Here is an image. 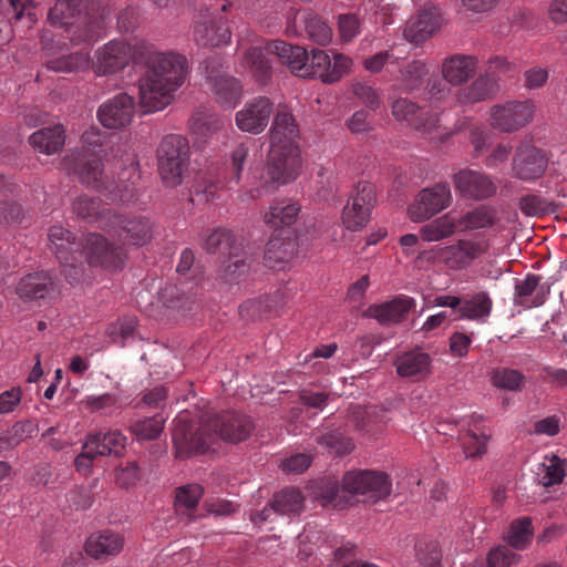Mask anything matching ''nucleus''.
<instances>
[{"label":"nucleus","instance_id":"obj_1","mask_svg":"<svg viewBox=\"0 0 567 567\" xmlns=\"http://www.w3.org/2000/svg\"><path fill=\"white\" fill-rule=\"evenodd\" d=\"M131 61L145 66L138 80V91L140 104L146 113L166 107L188 74L184 55L157 51L145 41L132 47L125 41L112 40L95 52L93 66L97 75H107L122 71Z\"/></svg>","mask_w":567,"mask_h":567},{"label":"nucleus","instance_id":"obj_2","mask_svg":"<svg viewBox=\"0 0 567 567\" xmlns=\"http://www.w3.org/2000/svg\"><path fill=\"white\" fill-rule=\"evenodd\" d=\"M84 146L74 151L63 159V168L68 174L78 176L87 187L104 194L111 202L128 203L135 198V186L141 175L135 162L123 168L118 181H111L103 172L102 134L99 128L91 127L82 135Z\"/></svg>","mask_w":567,"mask_h":567},{"label":"nucleus","instance_id":"obj_3","mask_svg":"<svg viewBox=\"0 0 567 567\" xmlns=\"http://www.w3.org/2000/svg\"><path fill=\"white\" fill-rule=\"evenodd\" d=\"M298 141L299 127L293 115L286 106L280 107L270 130L267 172L260 176L259 185L246 193L250 199L272 193L297 178L301 166Z\"/></svg>","mask_w":567,"mask_h":567},{"label":"nucleus","instance_id":"obj_4","mask_svg":"<svg viewBox=\"0 0 567 567\" xmlns=\"http://www.w3.org/2000/svg\"><path fill=\"white\" fill-rule=\"evenodd\" d=\"M276 55L292 73L300 78H319L326 83V75L330 74L331 60L323 50H312L309 58L305 48L275 40L265 45H251L245 50L241 65L246 68L254 79L265 84L271 76V61L269 55Z\"/></svg>","mask_w":567,"mask_h":567},{"label":"nucleus","instance_id":"obj_5","mask_svg":"<svg viewBox=\"0 0 567 567\" xmlns=\"http://www.w3.org/2000/svg\"><path fill=\"white\" fill-rule=\"evenodd\" d=\"M89 7L90 0H58L49 11V20L65 28L72 41H96L106 27V16H95Z\"/></svg>","mask_w":567,"mask_h":567},{"label":"nucleus","instance_id":"obj_6","mask_svg":"<svg viewBox=\"0 0 567 567\" xmlns=\"http://www.w3.org/2000/svg\"><path fill=\"white\" fill-rule=\"evenodd\" d=\"M340 492L363 495L369 499H382L391 493V482L386 474L368 470L350 471L342 478V488L337 483L327 486L324 498L337 505Z\"/></svg>","mask_w":567,"mask_h":567},{"label":"nucleus","instance_id":"obj_7","mask_svg":"<svg viewBox=\"0 0 567 567\" xmlns=\"http://www.w3.org/2000/svg\"><path fill=\"white\" fill-rule=\"evenodd\" d=\"M158 173L167 187L179 186L189 166L188 141L182 135H166L156 151Z\"/></svg>","mask_w":567,"mask_h":567},{"label":"nucleus","instance_id":"obj_8","mask_svg":"<svg viewBox=\"0 0 567 567\" xmlns=\"http://www.w3.org/2000/svg\"><path fill=\"white\" fill-rule=\"evenodd\" d=\"M173 443L176 457L187 458L197 453L206 452L215 443V433L210 431L206 415L199 419L198 425L181 413L174 420Z\"/></svg>","mask_w":567,"mask_h":567},{"label":"nucleus","instance_id":"obj_9","mask_svg":"<svg viewBox=\"0 0 567 567\" xmlns=\"http://www.w3.org/2000/svg\"><path fill=\"white\" fill-rule=\"evenodd\" d=\"M48 237L50 249L64 268L65 278L79 280L83 272V240H76L72 233L56 225L49 229Z\"/></svg>","mask_w":567,"mask_h":567},{"label":"nucleus","instance_id":"obj_10","mask_svg":"<svg viewBox=\"0 0 567 567\" xmlns=\"http://www.w3.org/2000/svg\"><path fill=\"white\" fill-rule=\"evenodd\" d=\"M517 73L516 66L504 58L495 56L488 61L485 75L478 76L470 86L461 89L456 99L462 104L477 103L489 99L497 90L502 76L512 78Z\"/></svg>","mask_w":567,"mask_h":567},{"label":"nucleus","instance_id":"obj_11","mask_svg":"<svg viewBox=\"0 0 567 567\" xmlns=\"http://www.w3.org/2000/svg\"><path fill=\"white\" fill-rule=\"evenodd\" d=\"M375 203L374 186L370 182L360 181L343 208L342 224L344 227L351 231L362 229L368 224Z\"/></svg>","mask_w":567,"mask_h":567},{"label":"nucleus","instance_id":"obj_12","mask_svg":"<svg viewBox=\"0 0 567 567\" xmlns=\"http://www.w3.org/2000/svg\"><path fill=\"white\" fill-rule=\"evenodd\" d=\"M203 68L217 102L228 109L234 107L241 97L239 81L223 70V62L219 56L207 59Z\"/></svg>","mask_w":567,"mask_h":567},{"label":"nucleus","instance_id":"obj_13","mask_svg":"<svg viewBox=\"0 0 567 567\" xmlns=\"http://www.w3.org/2000/svg\"><path fill=\"white\" fill-rule=\"evenodd\" d=\"M533 101H508L495 104L489 112L491 125L501 132L513 133L526 126L533 118Z\"/></svg>","mask_w":567,"mask_h":567},{"label":"nucleus","instance_id":"obj_14","mask_svg":"<svg viewBox=\"0 0 567 567\" xmlns=\"http://www.w3.org/2000/svg\"><path fill=\"white\" fill-rule=\"evenodd\" d=\"M210 431L215 433V441L220 439L230 443H238L248 439L255 429L250 416L237 411L206 415Z\"/></svg>","mask_w":567,"mask_h":567},{"label":"nucleus","instance_id":"obj_15","mask_svg":"<svg viewBox=\"0 0 567 567\" xmlns=\"http://www.w3.org/2000/svg\"><path fill=\"white\" fill-rule=\"evenodd\" d=\"M451 202L450 185L446 182L437 183L419 192L414 202L409 206V216L415 223L427 220L447 208Z\"/></svg>","mask_w":567,"mask_h":567},{"label":"nucleus","instance_id":"obj_16","mask_svg":"<svg viewBox=\"0 0 567 567\" xmlns=\"http://www.w3.org/2000/svg\"><path fill=\"white\" fill-rule=\"evenodd\" d=\"M83 264L100 266L107 270L122 268L125 260L123 247L110 243L100 234H89L83 241Z\"/></svg>","mask_w":567,"mask_h":567},{"label":"nucleus","instance_id":"obj_17","mask_svg":"<svg viewBox=\"0 0 567 567\" xmlns=\"http://www.w3.org/2000/svg\"><path fill=\"white\" fill-rule=\"evenodd\" d=\"M106 231L116 237L123 245L140 247L151 240L153 225L144 216L113 214L111 225Z\"/></svg>","mask_w":567,"mask_h":567},{"label":"nucleus","instance_id":"obj_18","mask_svg":"<svg viewBox=\"0 0 567 567\" xmlns=\"http://www.w3.org/2000/svg\"><path fill=\"white\" fill-rule=\"evenodd\" d=\"M193 34L197 44L212 48L227 44L231 38L227 21L218 9H206L205 12H200L195 21Z\"/></svg>","mask_w":567,"mask_h":567},{"label":"nucleus","instance_id":"obj_19","mask_svg":"<svg viewBox=\"0 0 567 567\" xmlns=\"http://www.w3.org/2000/svg\"><path fill=\"white\" fill-rule=\"evenodd\" d=\"M392 115L398 121H405L411 127L423 134L432 135L437 133L436 136L442 140L443 136H447L449 133H441L440 118L437 114H430L414 102L408 99H398L392 103Z\"/></svg>","mask_w":567,"mask_h":567},{"label":"nucleus","instance_id":"obj_20","mask_svg":"<svg viewBox=\"0 0 567 567\" xmlns=\"http://www.w3.org/2000/svg\"><path fill=\"white\" fill-rule=\"evenodd\" d=\"M488 249L484 237L458 239L456 244L445 246L437 252L439 258L451 269H464Z\"/></svg>","mask_w":567,"mask_h":567},{"label":"nucleus","instance_id":"obj_21","mask_svg":"<svg viewBox=\"0 0 567 567\" xmlns=\"http://www.w3.org/2000/svg\"><path fill=\"white\" fill-rule=\"evenodd\" d=\"M442 11L433 3H425L417 14L411 18L404 29V38L420 44L437 32L442 25Z\"/></svg>","mask_w":567,"mask_h":567},{"label":"nucleus","instance_id":"obj_22","mask_svg":"<svg viewBox=\"0 0 567 567\" xmlns=\"http://www.w3.org/2000/svg\"><path fill=\"white\" fill-rule=\"evenodd\" d=\"M134 113L133 96L127 93H118L99 107L97 117L104 127L117 130L128 125Z\"/></svg>","mask_w":567,"mask_h":567},{"label":"nucleus","instance_id":"obj_23","mask_svg":"<svg viewBox=\"0 0 567 567\" xmlns=\"http://www.w3.org/2000/svg\"><path fill=\"white\" fill-rule=\"evenodd\" d=\"M546 167L547 158L539 148L530 144L517 147L512 163L515 177L526 182L535 181L544 174Z\"/></svg>","mask_w":567,"mask_h":567},{"label":"nucleus","instance_id":"obj_24","mask_svg":"<svg viewBox=\"0 0 567 567\" xmlns=\"http://www.w3.org/2000/svg\"><path fill=\"white\" fill-rule=\"evenodd\" d=\"M453 182L456 190L465 198L485 199L497 190L491 176L477 171L462 169L454 174Z\"/></svg>","mask_w":567,"mask_h":567},{"label":"nucleus","instance_id":"obj_25","mask_svg":"<svg viewBox=\"0 0 567 567\" xmlns=\"http://www.w3.org/2000/svg\"><path fill=\"white\" fill-rule=\"evenodd\" d=\"M271 113V101L266 96H259L237 112L236 124L244 132L259 134L268 125Z\"/></svg>","mask_w":567,"mask_h":567},{"label":"nucleus","instance_id":"obj_26","mask_svg":"<svg viewBox=\"0 0 567 567\" xmlns=\"http://www.w3.org/2000/svg\"><path fill=\"white\" fill-rule=\"evenodd\" d=\"M415 307V299L400 295L390 301L371 305L365 315L375 319L381 324H394L405 320L408 313Z\"/></svg>","mask_w":567,"mask_h":567},{"label":"nucleus","instance_id":"obj_27","mask_svg":"<svg viewBox=\"0 0 567 567\" xmlns=\"http://www.w3.org/2000/svg\"><path fill=\"white\" fill-rule=\"evenodd\" d=\"M56 286L47 271H37L23 276L16 288L18 297L28 302L51 297Z\"/></svg>","mask_w":567,"mask_h":567},{"label":"nucleus","instance_id":"obj_28","mask_svg":"<svg viewBox=\"0 0 567 567\" xmlns=\"http://www.w3.org/2000/svg\"><path fill=\"white\" fill-rule=\"evenodd\" d=\"M432 358L429 353L414 349L396 357L394 367L401 378L420 381L431 372Z\"/></svg>","mask_w":567,"mask_h":567},{"label":"nucleus","instance_id":"obj_29","mask_svg":"<svg viewBox=\"0 0 567 567\" xmlns=\"http://www.w3.org/2000/svg\"><path fill=\"white\" fill-rule=\"evenodd\" d=\"M199 288L193 282H179L178 285L166 286L161 291V300L165 307L186 312L193 310L197 302Z\"/></svg>","mask_w":567,"mask_h":567},{"label":"nucleus","instance_id":"obj_30","mask_svg":"<svg viewBox=\"0 0 567 567\" xmlns=\"http://www.w3.org/2000/svg\"><path fill=\"white\" fill-rule=\"evenodd\" d=\"M297 238L289 229L276 230L269 238L266 250V261L275 266L278 262L289 261L297 252Z\"/></svg>","mask_w":567,"mask_h":567},{"label":"nucleus","instance_id":"obj_31","mask_svg":"<svg viewBox=\"0 0 567 567\" xmlns=\"http://www.w3.org/2000/svg\"><path fill=\"white\" fill-rule=\"evenodd\" d=\"M540 276L528 274L525 279L516 280L514 301L516 305L525 308L542 306L546 296L549 293V287L539 285Z\"/></svg>","mask_w":567,"mask_h":567},{"label":"nucleus","instance_id":"obj_32","mask_svg":"<svg viewBox=\"0 0 567 567\" xmlns=\"http://www.w3.org/2000/svg\"><path fill=\"white\" fill-rule=\"evenodd\" d=\"M74 214L91 224H96L100 228L106 230L111 225L113 213L110 208L101 205V200L96 197L87 195L79 196L73 202Z\"/></svg>","mask_w":567,"mask_h":567},{"label":"nucleus","instance_id":"obj_33","mask_svg":"<svg viewBox=\"0 0 567 567\" xmlns=\"http://www.w3.org/2000/svg\"><path fill=\"white\" fill-rule=\"evenodd\" d=\"M124 546L123 537L112 530L93 534L85 543V551L94 559H106L117 555Z\"/></svg>","mask_w":567,"mask_h":567},{"label":"nucleus","instance_id":"obj_34","mask_svg":"<svg viewBox=\"0 0 567 567\" xmlns=\"http://www.w3.org/2000/svg\"><path fill=\"white\" fill-rule=\"evenodd\" d=\"M477 60L472 55H453L442 65V74L447 83L457 85L471 79L476 71Z\"/></svg>","mask_w":567,"mask_h":567},{"label":"nucleus","instance_id":"obj_35","mask_svg":"<svg viewBox=\"0 0 567 567\" xmlns=\"http://www.w3.org/2000/svg\"><path fill=\"white\" fill-rule=\"evenodd\" d=\"M243 246L241 238L237 237L230 229L221 227L212 230L204 243V249L208 254H220L225 258Z\"/></svg>","mask_w":567,"mask_h":567},{"label":"nucleus","instance_id":"obj_36","mask_svg":"<svg viewBox=\"0 0 567 567\" xmlns=\"http://www.w3.org/2000/svg\"><path fill=\"white\" fill-rule=\"evenodd\" d=\"M65 136L62 125L44 127L30 135L31 146L43 154L51 155L61 151L64 145Z\"/></svg>","mask_w":567,"mask_h":567},{"label":"nucleus","instance_id":"obj_37","mask_svg":"<svg viewBox=\"0 0 567 567\" xmlns=\"http://www.w3.org/2000/svg\"><path fill=\"white\" fill-rule=\"evenodd\" d=\"M250 267L251 258L243 246L223 261L221 278L228 284H238L247 277Z\"/></svg>","mask_w":567,"mask_h":567},{"label":"nucleus","instance_id":"obj_38","mask_svg":"<svg viewBox=\"0 0 567 567\" xmlns=\"http://www.w3.org/2000/svg\"><path fill=\"white\" fill-rule=\"evenodd\" d=\"M301 210L297 202L288 199L275 200L264 214L265 224L270 227H285L292 225Z\"/></svg>","mask_w":567,"mask_h":567},{"label":"nucleus","instance_id":"obj_39","mask_svg":"<svg viewBox=\"0 0 567 567\" xmlns=\"http://www.w3.org/2000/svg\"><path fill=\"white\" fill-rule=\"evenodd\" d=\"M126 437L118 431L91 434L87 439V446L93 449L100 456H120L125 449Z\"/></svg>","mask_w":567,"mask_h":567},{"label":"nucleus","instance_id":"obj_40","mask_svg":"<svg viewBox=\"0 0 567 567\" xmlns=\"http://www.w3.org/2000/svg\"><path fill=\"white\" fill-rule=\"evenodd\" d=\"M295 23L302 25L307 37L320 45L328 44L332 39L331 28L310 11L298 12L295 17Z\"/></svg>","mask_w":567,"mask_h":567},{"label":"nucleus","instance_id":"obj_41","mask_svg":"<svg viewBox=\"0 0 567 567\" xmlns=\"http://www.w3.org/2000/svg\"><path fill=\"white\" fill-rule=\"evenodd\" d=\"M14 188L16 185L0 174V224L17 223L23 216L21 205L9 199V195L13 194Z\"/></svg>","mask_w":567,"mask_h":567},{"label":"nucleus","instance_id":"obj_42","mask_svg":"<svg viewBox=\"0 0 567 567\" xmlns=\"http://www.w3.org/2000/svg\"><path fill=\"white\" fill-rule=\"evenodd\" d=\"M458 231L456 218L452 216V213H447L427 224H425L420 235L425 241H440L451 237L453 234Z\"/></svg>","mask_w":567,"mask_h":567},{"label":"nucleus","instance_id":"obj_43","mask_svg":"<svg viewBox=\"0 0 567 567\" xmlns=\"http://www.w3.org/2000/svg\"><path fill=\"white\" fill-rule=\"evenodd\" d=\"M492 307L493 301L489 296L486 292L481 291L467 300H462L458 318L484 321L491 315Z\"/></svg>","mask_w":567,"mask_h":567},{"label":"nucleus","instance_id":"obj_44","mask_svg":"<svg viewBox=\"0 0 567 567\" xmlns=\"http://www.w3.org/2000/svg\"><path fill=\"white\" fill-rule=\"evenodd\" d=\"M495 221L496 216L494 209L484 205L465 213L461 218H456L458 231L491 227Z\"/></svg>","mask_w":567,"mask_h":567},{"label":"nucleus","instance_id":"obj_45","mask_svg":"<svg viewBox=\"0 0 567 567\" xmlns=\"http://www.w3.org/2000/svg\"><path fill=\"white\" fill-rule=\"evenodd\" d=\"M282 303L284 293L277 290L272 296H264L246 301L240 306V315L246 318L255 319L277 309Z\"/></svg>","mask_w":567,"mask_h":567},{"label":"nucleus","instance_id":"obj_46","mask_svg":"<svg viewBox=\"0 0 567 567\" xmlns=\"http://www.w3.org/2000/svg\"><path fill=\"white\" fill-rule=\"evenodd\" d=\"M271 508L278 514H298L303 506V496L297 488H285L270 502Z\"/></svg>","mask_w":567,"mask_h":567},{"label":"nucleus","instance_id":"obj_47","mask_svg":"<svg viewBox=\"0 0 567 567\" xmlns=\"http://www.w3.org/2000/svg\"><path fill=\"white\" fill-rule=\"evenodd\" d=\"M90 56L87 52H75L58 58H49L45 65L54 72H72L87 68Z\"/></svg>","mask_w":567,"mask_h":567},{"label":"nucleus","instance_id":"obj_48","mask_svg":"<svg viewBox=\"0 0 567 567\" xmlns=\"http://www.w3.org/2000/svg\"><path fill=\"white\" fill-rule=\"evenodd\" d=\"M491 379L494 386L513 392L522 391L526 382L522 372L504 367L495 368Z\"/></svg>","mask_w":567,"mask_h":567},{"label":"nucleus","instance_id":"obj_49","mask_svg":"<svg viewBox=\"0 0 567 567\" xmlns=\"http://www.w3.org/2000/svg\"><path fill=\"white\" fill-rule=\"evenodd\" d=\"M429 73V70L424 62L420 60H413L409 62L404 68H400V82L403 89L408 92L416 90L421 86L424 76Z\"/></svg>","mask_w":567,"mask_h":567},{"label":"nucleus","instance_id":"obj_50","mask_svg":"<svg viewBox=\"0 0 567 567\" xmlns=\"http://www.w3.org/2000/svg\"><path fill=\"white\" fill-rule=\"evenodd\" d=\"M34 432V425L31 421L16 422L4 434H1V443L4 451L12 450Z\"/></svg>","mask_w":567,"mask_h":567},{"label":"nucleus","instance_id":"obj_51","mask_svg":"<svg viewBox=\"0 0 567 567\" xmlns=\"http://www.w3.org/2000/svg\"><path fill=\"white\" fill-rule=\"evenodd\" d=\"M533 536L532 520L528 517L516 519L511 524L507 540L516 549H524Z\"/></svg>","mask_w":567,"mask_h":567},{"label":"nucleus","instance_id":"obj_52","mask_svg":"<svg viewBox=\"0 0 567 567\" xmlns=\"http://www.w3.org/2000/svg\"><path fill=\"white\" fill-rule=\"evenodd\" d=\"M164 417L159 414L144 420L135 421L132 425V432L142 440L156 439L164 429Z\"/></svg>","mask_w":567,"mask_h":567},{"label":"nucleus","instance_id":"obj_53","mask_svg":"<svg viewBox=\"0 0 567 567\" xmlns=\"http://www.w3.org/2000/svg\"><path fill=\"white\" fill-rule=\"evenodd\" d=\"M318 443L328 449L329 452L338 455H346L353 449L351 439L344 436L339 431L329 432L320 436Z\"/></svg>","mask_w":567,"mask_h":567},{"label":"nucleus","instance_id":"obj_54","mask_svg":"<svg viewBox=\"0 0 567 567\" xmlns=\"http://www.w3.org/2000/svg\"><path fill=\"white\" fill-rule=\"evenodd\" d=\"M190 130L203 137L221 126V121L213 115L204 112L195 113L189 121Z\"/></svg>","mask_w":567,"mask_h":567},{"label":"nucleus","instance_id":"obj_55","mask_svg":"<svg viewBox=\"0 0 567 567\" xmlns=\"http://www.w3.org/2000/svg\"><path fill=\"white\" fill-rule=\"evenodd\" d=\"M203 495V487L197 484L179 487L176 494L177 511L184 507L186 511H194Z\"/></svg>","mask_w":567,"mask_h":567},{"label":"nucleus","instance_id":"obj_56","mask_svg":"<svg viewBox=\"0 0 567 567\" xmlns=\"http://www.w3.org/2000/svg\"><path fill=\"white\" fill-rule=\"evenodd\" d=\"M249 154V146L246 143H240L235 147L231 152V164H230V173L228 176V183L238 184L240 181L241 172L244 164Z\"/></svg>","mask_w":567,"mask_h":567},{"label":"nucleus","instance_id":"obj_57","mask_svg":"<svg viewBox=\"0 0 567 567\" xmlns=\"http://www.w3.org/2000/svg\"><path fill=\"white\" fill-rule=\"evenodd\" d=\"M518 563V555L505 546L491 550L487 557L489 567H514Z\"/></svg>","mask_w":567,"mask_h":567},{"label":"nucleus","instance_id":"obj_58","mask_svg":"<svg viewBox=\"0 0 567 567\" xmlns=\"http://www.w3.org/2000/svg\"><path fill=\"white\" fill-rule=\"evenodd\" d=\"M385 64L399 65L400 58L395 56L392 51H381L365 58L363 61L364 69L371 73H379Z\"/></svg>","mask_w":567,"mask_h":567},{"label":"nucleus","instance_id":"obj_59","mask_svg":"<svg viewBox=\"0 0 567 567\" xmlns=\"http://www.w3.org/2000/svg\"><path fill=\"white\" fill-rule=\"evenodd\" d=\"M487 436L475 433H467L463 436V449L465 457L482 456L486 452Z\"/></svg>","mask_w":567,"mask_h":567},{"label":"nucleus","instance_id":"obj_60","mask_svg":"<svg viewBox=\"0 0 567 567\" xmlns=\"http://www.w3.org/2000/svg\"><path fill=\"white\" fill-rule=\"evenodd\" d=\"M338 27L340 37L343 41L348 42L359 33L360 22L355 14L346 13L339 16Z\"/></svg>","mask_w":567,"mask_h":567},{"label":"nucleus","instance_id":"obj_61","mask_svg":"<svg viewBox=\"0 0 567 567\" xmlns=\"http://www.w3.org/2000/svg\"><path fill=\"white\" fill-rule=\"evenodd\" d=\"M351 64L352 61L349 56L334 54L333 62H331L330 74L326 75V83H334L339 81L350 72Z\"/></svg>","mask_w":567,"mask_h":567},{"label":"nucleus","instance_id":"obj_62","mask_svg":"<svg viewBox=\"0 0 567 567\" xmlns=\"http://www.w3.org/2000/svg\"><path fill=\"white\" fill-rule=\"evenodd\" d=\"M565 476V465L556 456L550 460L549 465L546 466V472L542 477V484L546 487L559 484Z\"/></svg>","mask_w":567,"mask_h":567},{"label":"nucleus","instance_id":"obj_63","mask_svg":"<svg viewBox=\"0 0 567 567\" xmlns=\"http://www.w3.org/2000/svg\"><path fill=\"white\" fill-rule=\"evenodd\" d=\"M472 339L463 332H454L449 339V350L453 357L464 358L467 355Z\"/></svg>","mask_w":567,"mask_h":567},{"label":"nucleus","instance_id":"obj_64","mask_svg":"<svg viewBox=\"0 0 567 567\" xmlns=\"http://www.w3.org/2000/svg\"><path fill=\"white\" fill-rule=\"evenodd\" d=\"M353 94L370 109L379 106L380 97L377 91L364 83H355L352 87Z\"/></svg>","mask_w":567,"mask_h":567}]
</instances>
